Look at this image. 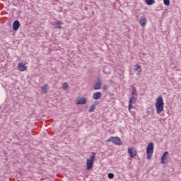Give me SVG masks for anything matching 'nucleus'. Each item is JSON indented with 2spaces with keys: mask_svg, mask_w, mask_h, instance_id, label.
<instances>
[{
  "mask_svg": "<svg viewBox=\"0 0 181 181\" xmlns=\"http://www.w3.org/2000/svg\"><path fill=\"white\" fill-rule=\"evenodd\" d=\"M133 107L132 103H129V110H131V108H133Z\"/></svg>",
  "mask_w": 181,
  "mask_h": 181,
  "instance_id": "obj_24",
  "label": "nucleus"
},
{
  "mask_svg": "<svg viewBox=\"0 0 181 181\" xmlns=\"http://www.w3.org/2000/svg\"><path fill=\"white\" fill-rule=\"evenodd\" d=\"M96 106L95 105H92L89 109V112H94V110H95Z\"/></svg>",
  "mask_w": 181,
  "mask_h": 181,
  "instance_id": "obj_17",
  "label": "nucleus"
},
{
  "mask_svg": "<svg viewBox=\"0 0 181 181\" xmlns=\"http://www.w3.org/2000/svg\"><path fill=\"white\" fill-rule=\"evenodd\" d=\"M132 94V95H134L135 97H137L138 93L136 92V88H133Z\"/></svg>",
  "mask_w": 181,
  "mask_h": 181,
  "instance_id": "obj_18",
  "label": "nucleus"
},
{
  "mask_svg": "<svg viewBox=\"0 0 181 181\" xmlns=\"http://www.w3.org/2000/svg\"><path fill=\"white\" fill-rule=\"evenodd\" d=\"M134 71H138L137 75L139 76L141 74V72L142 71V68L141 67V65H135Z\"/></svg>",
  "mask_w": 181,
  "mask_h": 181,
  "instance_id": "obj_13",
  "label": "nucleus"
},
{
  "mask_svg": "<svg viewBox=\"0 0 181 181\" xmlns=\"http://www.w3.org/2000/svg\"><path fill=\"white\" fill-rule=\"evenodd\" d=\"M107 142H112V144H115V145H122V141H121L119 137L111 136L107 139Z\"/></svg>",
  "mask_w": 181,
  "mask_h": 181,
  "instance_id": "obj_4",
  "label": "nucleus"
},
{
  "mask_svg": "<svg viewBox=\"0 0 181 181\" xmlns=\"http://www.w3.org/2000/svg\"><path fill=\"white\" fill-rule=\"evenodd\" d=\"M147 5H153L155 4V0H146Z\"/></svg>",
  "mask_w": 181,
  "mask_h": 181,
  "instance_id": "obj_16",
  "label": "nucleus"
},
{
  "mask_svg": "<svg viewBox=\"0 0 181 181\" xmlns=\"http://www.w3.org/2000/svg\"><path fill=\"white\" fill-rule=\"evenodd\" d=\"M17 69L20 71H25V70H26V69H28V66H26V62L24 61V62H21L20 63H18V64L17 66Z\"/></svg>",
  "mask_w": 181,
  "mask_h": 181,
  "instance_id": "obj_5",
  "label": "nucleus"
},
{
  "mask_svg": "<svg viewBox=\"0 0 181 181\" xmlns=\"http://www.w3.org/2000/svg\"><path fill=\"white\" fill-rule=\"evenodd\" d=\"M41 93H42V94H46V85L42 86Z\"/></svg>",
  "mask_w": 181,
  "mask_h": 181,
  "instance_id": "obj_21",
  "label": "nucleus"
},
{
  "mask_svg": "<svg viewBox=\"0 0 181 181\" xmlns=\"http://www.w3.org/2000/svg\"><path fill=\"white\" fill-rule=\"evenodd\" d=\"M87 103V98H81L80 99H78V101L76 102V105H84Z\"/></svg>",
  "mask_w": 181,
  "mask_h": 181,
  "instance_id": "obj_9",
  "label": "nucleus"
},
{
  "mask_svg": "<svg viewBox=\"0 0 181 181\" xmlns=\"http://www.w3.org/2000/svg\"><path fill=\"white\" fill-rule=\"evenodd\" d=\"M102 95H103V94L101 93V92H95L93 95V98L94 100H100V98H101Z\"/></svg>",
  "mask_w": 181,
  "mask_h": 181,
  "instance_id": "obj_11",
  "label": "nucleus"
},
{
  "mask_svg": "<svg viewBox=\"0 0 181 181\" xmlns=\"http://www.w3.org/2000/svg\"><path fill=\"white\" fill-rule=\"evenodd\" d=\"M93 155L90 156V158L86 161L87 170H91L93 169V165H94V160L95 159V153H92Z\"/></svg>",
  "mask_w": 181,
  "mask_h": 181,
  "instance_id": "obj_2",
  "label": "nucleus"
},
{
  "mask_svg": "<svg viewBox=\"0 0 181 181\" xmlns=\"http://www.w3.org/2000/svg\"><path fill=\"white\" fill-rule=\"evenodd\" d=\"M165 105V103H163V98L162 96H159L156 99V109L157 111V114H160L162 111H163V106Z\"/></svg>",
  "mask_w": 181,
  "mask_h": 181,
  "instance_id": "obj_1",
  "label": "nucleus"
},
{
  "mask_svg": "<svg viewBox=\"0 0 181 181\" xmlns=\"http://www.w3.org/2000/svg\"><path fill=\"white\" fill-rule=\"evenodd\" d=\"M146 22H148V21L146 20V17H145V16H143L141 17L139 23H140V25L144 28L146 26Z\"/></svg>",
  "mask_w": 181,
  "mask_h": 181,
  "instance_id": "obj_6",
  "label": "nucleus"
},
{
  "mask_svg": "<svg viewBox=\"0 0 181 181\" xmlns=\"http://www.w3.org/2000/svg\"><path fill=\"white\" fill-rule=\"evenodd\" d=\"M168 156H169V152L168 151L164 152V153L161 157V162H160L161 165H165V163H166L165 160H168Z\"/></svg>",
  "mask_w": 181,
  "mask_h": 181,
  "instance_id": "obj_7",
  "label": "nucleus"
},
{
  "mask_svg": "<svg viewBox=\"0 0 181 181\" xmlns=\"http://www.w3.org/2000/svg\"><path fill=\"white\" fill-rule=\"evenodd\" d=\"M21 26V23H19V21L16 20L13 23V30H18Z\"/></svg>",
  "mask_w": 181,
  "mask_h": 181,
  "instance_id": "obj_10",
  "label": "nucleus"
},
{
  "mask_svg": "<svg viewBox=\"0 0 181 181\" xmlns=\"http://www.w3.org/2000/svg\"><path fill=\"white\" fill-rule=\"evenodd\" d=\"M103 90H104L105 91H107V90H108V86L105 85V86H103Z\"/></svg>",
  "mask_w": 181,
  "mask_h": 181,
  "instance_id": "obj_23",
  "label": "nucleus"
},
{
  "mask_svg": "<svg viewBox=\"0 0 181 181\" xmlns=\"http://www.w3.org/2000/svg\"><path fill=\"white\" fill-rule=\"evenodd\" d=\"M135 103H136V97L135 96H132L130 100H129V104H135Z\"/></svg>",
  "mask_w": 181,
  "mask_h": 181,
  "instance_id": "obj_15",
  "label": "nucleus"
},
{
  "mask_svg": "<svg viewBox=\"0 0 181 181\" xmlns=\"http://www.w3.org/2000/svg\"><path fill=\"white\" fill-rule=\"evenodd\" d=\"M62 88L64 89V90H67L68 88H69V83H63V86H62Z\"/></svg>",
  "mask_w": 181,
  "mask_h": 181,
  "instance_id": "obj_19",
  "label": "nucleus"
},
{
  "mask_svg": "<svg viewBox=\"0 0 181 181\" xmlns=\"http://www.w3.org/2000/svg\"><path fill=\"white\" fill-rule=\"evenodd\" d=\"M107 176L109 179H114V173H110Z\"/></svg>",
  "mask_w": 181,
  "mask_h": 181,
  "instance_id": "obj_22",
  "label": "nucleus"
},
{
  "mask_svg": "<svg viewBox=\"0 0 181 181\" xmlns=\"http://www.w3.org/2000/svg\"><path fill=\"white\" fill-rule=\"evenodd\" d=\"M94 90H100L101 88V81L98 79V82L93 86Z\"/></svg>",
  "mask_w": 181,
  "mask_h": 181,
  "instance_id": "obj_12",
  "label": "nucleus"
},
{
  "mask_svg": "<svg viewBox=\"0 0 181 181\" xmlns=\"http://www.w3.org/2000/svg\"><path fill=\"white\" fill-rule=\"evenodd\" d=\"M54 26L55 29H62V22H60V21L55 22Z\"/></svg>",
  "mask_w": 181,
  "mask_h": 181,
  "instance_id": "obj_14",
  "label": "nucleus"
},
{
  "mask_svg": "<svg viewBox=\"0 0 181 181\" xmlns=\"http://www.w3.org/2000/svg\"><path fill=\"white\" fill-rule=\"evenodd\" d=\"M163 2H164V5H165L166 6H169V5H170V0H163Z\"/></svg>",
  "mask_w": 181,
  "mask_h": 181,
  "instance_id": "obj_20",
  "label": "nucleus"
},
{
  "mask_svg": "<svg viewBox=\"0 0 181 181\" xmlns=\"http://www.w3.org/2000/svg\"><path fill=\"white\" fill-rule=\"evenodd\" d=\"M127 152L130 155V158H135V156L136 155V151L135 148H129Z\"/></svg>",
  "mask_w": 181,
  "mask_h": 181,
  "instance_id": "obj_8",
  "label": "nucleus"
},
{
  "mask_svg": "<svg viewBox=\"0 0 181 181\" xmlns=\"http://www.w3.org/2000/svg\"><path fill=\"white\" fill-rule=\"evenodd\" d=\"M153 143H150L147 146L146 153H147V159H151L152 156L153 155Z\"/></svg>",
  "mask_w": 181,
  "mask_h": 181,
  "instance_id": "obj_3",
  "label": "nucleus"
}]
</instances>
